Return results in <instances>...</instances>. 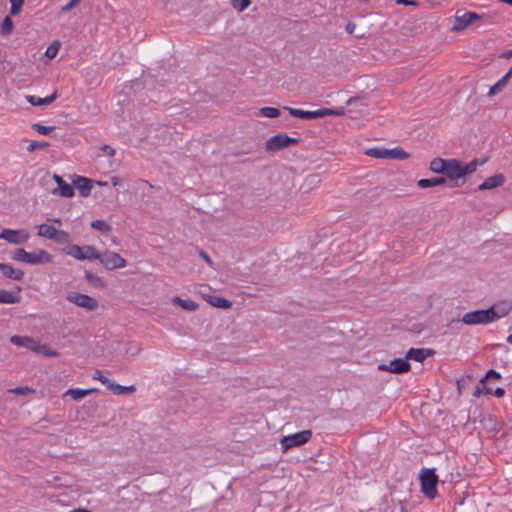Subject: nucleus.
Segmentation results:
<instances>
[{
    "label": "nucleus",
    "instance_id": "1",
    "mask_svg": "<svg viewBox=\"0 0 512 512\" xmlns=\"http://www.w3.org/2000/svg\"><path fill=\"white\" fill-rule=\"evenodd\" d=\"M508 314V309L501 306H492L485 310H475L467 312L462 317V322L466 325H486L494 322Z\"/></svg>",
    "mask_w": 512,
    "mask_h": 512
},
{
    "label": "nucleus",
    "instance_id": "2",
    "mask_svg": "<svg viewBox=\"0 0 512 512\" xmlns=\"http://www.w3.org/2000/svg\"><path fill=\"white\" fill-rule=\"evenodd\" d=\"M11 257L15 261L30 265H43L53 261V256L44 249L28 252L23 248H19L12 253Z\"/></svg>",
    "mask_w": 512,
    "mask_h": 512
},
{
    "label": "nucleus",
    "instance_id": "3",
    "mask_svg": "<svg viewBox=\"0 0 512 512\" xmlns=\"http://www.w3.org/2000/svg\"><path fill=\"white\" fill-rule=\"evenodd\" d=\"M477 166L476 160L464 163L457 159H447L444 174L451 180H457L475 172Z\"/></svg>",
    "mask_w": 512,
    "mask_h": 512
},
{
    "label": "nucleus",
    "instance_id": "4",
    "mask_svg": "<svg viewBox=\"0 0 512 512\" xmlns=\"http://www.w3.org/2000/svg\"><path fill=\"white\" fill-rule=\"evenodd\" d=\"M365 154L376 159L405 160L409 158V154L399 146L394 148L373 147L367 149Z\"/></svg>",
    "mask_w": 512,
    "mask_h": 512
},
{
    "label": "nucleus",
    "instance_id": "5",
    "mask_svg": "<svg viewBox=\"0 0 512 512\" xmlns=\"http://www.w3.org/2000/svg\"><path fill=\"white\" fill-rule=\"evenodd\" d=\"M64 252L68 256L80 261H92L99 258V251L92 245L79 246L76 244H69L64 249Z\"/></svg>",
    "mask_w": 512,
    "mask_h": 512
},
{
    "label": "nucleus",
    "instance_id": "6",
    "mask_svg": "<svg viewBox=\"0 0 512 512\" xmlns=\"http://www.w3.org/2000/svg\"><path fill=\"white\" fill-rule=\"evenodd\" d=\"M421 490L430 499L437 495L438 477L434 469H423L420 474Z\"/></svg>",
    "mask_w": 512,
    "mask_h": 512
},
{
    "label": "nucleus",
    "instance_id": "7",
    "mask_svg": "<svg viewBox=\"0 0 512 512\" xmlns=\"http://www.w3.org/2000/svg\"><path fill=\"white\" fill-rule=\"evenodd\" d=\"M312 436L310 430H302L294 434L283 436L280 440V446L283 452L289 449L307 443Z\"/></svg>",
    "mask_w": 512,
    "mask_h": 512
},
{
    "label": "nucleus",
    "instance_id": "8",
    "mask_svg": "<svg viewBox=\"0 0 512 512\" xmlns=\"http://www.w3.org/2000/svg\"><path fill=\"white\" fill-rule=\"evenodd\" d=\"M100 263L108 270H115L124 268L127 266V261L116 252L105 251L104 253L99 252Z\"/></svg>",
    "mask_w": 512,
    "mask_h": 512
},
{
    "label": "nucleus",
    "instance_id": "9",
    "mask_svg": "<svg viewBox=\"0 0 512 512\" xmlns=\"http://www.w3.org/2000/svg\"><path fill=\"white\" fill-rule=\"evenodd\" d=\"M30 238V234L26 229H9L5 228L0 232V239L10 244H25Z\"/></svg>",
    "mask_w": 512,
    "mask_h": 512
},
{
    "label": "nucleus",
    "instance_id": "10",
    "mask_svg": "<svg viewBox=\"0 0 512 512\" xmlns=\"http://www.w3.org/2000/svg\"><path fill=\"white\" fill-rule=\"evenodd\" d=\"M296 143H298V139L279 133L267 140L265 148L267 151H279Z\"/></svg>",
    "mask_w": 512,
    "mask_h": 512
},
{
    "label": "nucleus",
    "instance_id": "11",
    "mask_svg": "<svg viewBox=\"0 0 512 512\" xmlns=\"http://www.w3.org/2000/svg\"><path fill=\"white\" fill-rule=\"evenodd\" d=\"M285 109H287L292 116H294L296 118H300V119H316V118H321V117H325V116L339 114L338 112H336L332 109H327V108H323V109H319V110H315V111H307V110H301V109H296V108H291V107H285Z\"/></svg>",
    "mask_w": 512,
    "mask_h": 512
},
{
    "label": "nucleus",
    "instance_id": "12",
    "mask_svg": "<svg viewBox=\"0 0 512 512\" xmlns=\"http://www.w3.org/2000/svg\"><path fill=\"white\" fill-rule=\"evenodd\" d=\"M67 300L87 311H94L98 308V301L87 294L71 293L67 295Z\"/></svg>",
    "mask_w": 512,
    "mask_h": 512
},
{
    "label": "nucleus",
    "instance_id": "13",
    "mask_svg": "<svg viewBox=\"0 0 512 512\" xmlns=\"http://www.w3.org/2000/svg\"><path fill=\"white\" fill-rule=\"evenodd\" d=\"M410 363L405 358H396L389 362V364H380L378 369L380 371H388L394 374H401L410 370Z\"/></svg>",
    "mask_w": 512,
    "mask_h": 512
},
{
    "label": "nucleus",
    "instance_id": "14",
    "mask_svg": "<svg viewBox=\"0 0 512 512\" xmlns=\"http://www.w3.org/2000/svg\"><path fill=\"white\" fill-rule=\"evenodd\" d=\"M481 19V16L475 12H465L462 15L456 16L454 23H453V29L456 31H460L468 27L471 23H473L475 20Z\"/></svg>",
    "mask_w": 512,
    "mask_h": 512
},
{
    "label": "nucleus",
    "instance_id": "15",
    "mask_svg": "<svg viewBox=\"0 0 512 512\" xmlns=\"http://www.w3.org/2000/svg\"><path fill=\"white\" fill-rule=\"evenodd\" d=\"M500 378H501V375L499 372H497L493 369L489 370L486 373L485 377L483 379H481L480 382L477 384L476 390H475V396H479L481 394H491L492 388L487 386L485 381L486 380H498Z\"/></svg>",
    "mask_w": 512,
    "mask_h": 512
},
{
    "label": "nucleus",
    "instance_id": "16",
    "mask_svg": "<svg viewBox=\"0 0 512 512\" xmlns=\"http://www.w3.org/2000/svg\"><path fill=\"white\" fill-rule=\"evenodd\" d=\"M433 351L426 348H410L406 353V359L416 362H423L426 358L431 356Z\"/></svg>",
    "mask_w": 512,
    "mask_h": 512
},
{
    "label": "nucleus",
    "instance_id": "17",
    "mask_svg": "<svg viewBox=\"0 0 512 512\" xmlns=\"http://www.w3.org/2000/svg\"><path fill=\"white\" fill-rule=\"evenodd\" d=\"M10 341L11 343H13L14 345L16 346H19V347H24L28 350H31L33 352H35V349H36V345H37V342L38 340H35L31 337H28V336H18V335H14L10 338Z\"/></svg>",
    "mask_w": 512,
    "mask_h": 512
},
{
    "label": "nucleus",
    "instance_id": "18",
    "mask_svg": "<svg viewBox=\"0 0 512 512\" xmlns=\"http://www.w3.org/2000/svg\"><path fill=\"white\" fill-rule=\"evenodd\" d=\"M58 97L57 91H54L51 95L41 98L35 95H27L26 100L29 104L32 106H43V105H49L52 102H54Z\"/></svg>",
    "mask_w": 512,
    "mask_h": 512
},
{
    "label": "nucleus",
    "instance_id": "19",
    "mask_svg": "<svg viewBox=\"0 0 512 512\" xmlns=\"http://www.w3.org/2000/svg\"><path fill=\"white\" fill-rule=\"evenodd\" d=\"M0 271L5 277L13 279V280H21L24 276V273L22 270L15 269L10 264L0 263Z\"/></svg>",
    "mask_w": 512,
    "mask_h": 512
},
{
    "label": "nucleus",
    "instance_id": "20",
    "mask_svg": "<svg viewBox=\"0 0 512 512\" xmlns=\"http://www.w3.org/2000/svg\"><path fill=\"white\" fill-rule=\"evenodd\" d=\"M97 388H89V389H81V388H70L68 389L63 396H70L73 400L79 401L85 396L97 392Z\"/></svg>",
    "mask_w": 512,
    "mask_h": 512
},
{
    "label": "nucleus",
    "instance_id": "21",
    "mask_svg": "<svg viewBox=\"0 0 512 512\" xmlns=\"http://www.w3.org/2000/svg\"><path fill=\"white\" fill-rule=\"evenodd\" d=\"M504 182V177L501 174L493 175L486 178L478 187L479 190H488L499 187Z\"/></svg>",
    "mask_w": 512,
    "mask_h": 512
},
{
    "label": "nucleus",
    "instance_id": "22",
    "mask_svg": "<svg viewBox=\"0 0 512 512\" xmlns=\"http://www.w3.org/2000/svg\"><path fill=\"white\" fill-rule=\"evenodd\" d=\"M74 185L79 190L81 196L87 197L90 195L92 184L88 178L79 176L74 181Z\"/></svg>",
    "mask_w": 512,
    "mask_h": 512
},
{
    "label": "nucleus",
    "instance_id": "23",
    "mask_svg": "<svg viewBox=\"0 0 512 512\" xmlns=\"http://www.w3.org/2000/svg\"><path fill=\"white\" fill-rule=\"evenodd\" d=\"M203 297L210 305L216 308L228 309L232 306V303L225 298L214 295H203Z\"/></svg>",
    "mask_w": 512,
    "mask_h": 512
},
{
    "label": "nucleus",
    "instance_id": "24",
    "mask_svg": "<svg viewBox=\"0 0 512 512\" xmlns=\"http://www.w3.org/2000/svg\"><path fill=\"white\" fill-rule=\"evenodd\" d=\"M172 302L186 311H195L198 308V304L191 299H182L178 296H174Z\"/></svg>",
    "mask_w": 512,
    "mask_h": 512
},
{
    "label": "nucleus",
    "instance_id": "25",
    "mask_svg": "<svg viewBox=\"0 0 512 512\" xmlns=\"http://www.w3.org/2000/svg\"><path fill=\"white\" fill-rule=\"evenodd\" d=\"M20 301V296L8 290H0V304H15Z\"/></svg>",
    "mask_w": 512,
    "mask_h": 512
},
{
    "label": "nucleus",
    "instance_id": "26",
    "mask_svg": "<svg viewBox=\"0 0 512 512\" xmlns=\"http://www.w3.org/2000/svg\"><path fill=\"white\" fill-rule=\"evenodd\" d=\"M108 389L111 390L116 395L129 394L135 392L136 390L135 386L133 385L123 386L113 381L110 383Z\"/></svg>",
    "mask_w": 512,
    "mask_h": 512
},
{
    "label": "nucleus",
    "instance_id": "27",
    "mask_svg": "<svg viewBox=\"0 0 512 512\" xmlns=\"http://www.w3.org/2000/svg\"><path fill=\"white\" fill-rule=\"evenodd\" d=\"M445 182H446V180L443 177H433V178H429V179H420L418 181V186L420 188L425 189V188H429V187L442 185Z\"/></svg>",
    "mask_w": 512,
    "mask_h": 512
},
{
    "label": "nucleus",
    "instance_id": "28",
    "mask_svg": "<svg viewBox=\"0 0 512 512\" xmlns=\"http://www.w3.org/2000/svg\"><path fill=\"white\" fill-rule=\"evenodd\" d=\"M37 229H38V231H37L38 236L44 237L49 240H51L53 238L54 233L57 230V228H55L54 226L49 225V224H40L37 227Z\"/></svg>",
    "mask_w": 512,
    "mask_h": 512
},
{
    "label": "nucleus",
    "instance_id": "29",
    "mask_svg": "<svg viewBox=\"0 0 512 512\" xmlns=\"http://www.w3.org/2000/svg\"><path fill=\"white\" fill-rule=\"evenodd\" d=\"M85 279L95 288H105L106 282L98 275H95L89 271L85 272Z\"/></svg>",
    "mask_w": 512,
    "mask_h": 512
},
{
    "label": "nucleus",
    "instance_id": "30",
    "mask_svg": "<svg viewBox=\"0 0 512 512\" xmlns=\"http://www.w3.org/2000/svg\"><path fill=\"white\" fill-rule=\"evenodd\" d=\"M447 159L435 158L430 162V169L434 173L444 174L446 168Z\"/></svg>",
    "mask_w": 512,
    "mask_h": 512
},
{
    "label": "nucleus",
    "instance_id": "31",
    "mask_svg": "<svg viewBox=\"0 0 512 512\" xmlns=\"http://www.w3.org/2000/svg\"><path fill=\"white\" fill-rule=\"evenodd\" d=\"M54 193H58L59 195L66 198H71L74 196V188L69 183L63 181L60 183L58 189L55 190Z\"/></svg>",
    "mask_w": 512,
    "mask_h": 512
},
{
    "label": "nucleus",
    "instance_id": "32",
    "mask_svg": "<svg viewBox=\"0 0 512 512\" xmlns=\"http://www.w3.org/2000/svg\"><path fill=\"white\" fill-rule=\"evenodd\" d=\"M35 352L47 357H57L59 355L56 350L51 349L46 344H41L39 341L37 342Z\"/></svg>",
    "mask_w": 512,
    "mask_h": 512
},
{
    "label": "nucleus",
    "instance_id": "33",
    "mask_svg": "<svg viewBox=\"0 0 512 512\" xmlns=\"http://www.w3.org/2000/svg\"><path fill=\"white\" fill-rule=\"evenodd\" d=\"M51 240L55 241L56 243H59V244H68L69 245L70 236L66 231L57 229Z\"/></svg>",
    "mask_w": 512,
    "mask_h": 512
},
{
    "label": "nucleus",
    "instance_id": "34",
    "mask_svg": "<svg viewBox=\"0 0 512 512\" xmlns=\"http://www.w3.org/2000/svg\"><path fill=\"white\" fill-rule=\"evenodd\" d=\"M259 114L267 118H277L281 113L280 110L275 107H262L259 110Z\"/></svg>",
    "mask_w": 512,
    "mask_h": 512
},
{
    "label": "nucleus",
    "instance_id": "35",
    "mask_svg": "<svg viewBox=\"0 0 512 512\" xmlns=\"http://www.w3.org/2000/svg\"><path fill=\"white\" fill-rule=\"evenodd\" d=\"M91 227L103 233H108L112 230V227L108 223L100 219L92 221Z\"/></svg>",
    "mask_w": 512,
    "mask_h": 512
},
{
    "label": "nucleus",
    "instance_id": "36",
    "mask_svg": "<svg viewBox=\"0 0 512 512\" xmlns=\"http://www.w3.org/2000/svg\"><path fill=\"white\" fill-rule=\"evenodd\" d=\"M13 27H14L13 21L11 20V18L9 16H6L1 23V34L3 36L9 35L12 32Z\"/></svg>",
    "mask_w": 512,
    "mask_h": 512
},
{
    "label": "nucleus",
    "instance_id": "37",
    "mask_svg": "<svg viewBox=\"0 0 512 512\" xmlns=\"http://www.w3.org/2000/svg\"><path fill=\"white\" fill-rule=\"evenodd\" d=\"M507 85V82L502 77L490 87L488 96H494L495 94L499 93L503 90V88Z\"/></svg>",
    "mask_w": 512,
    "mask_h": 512
},
{
    "label": "nucleus",
    "instance_id": "38",
    "mask_svg": "<svg viewBox=\"0 0 512 512\" xmlns=\"http://www.w3.org/2000/svg\"><path fill=\"white\" fill-rule=\"evenodd\" d=\"M250 4V0H232L233 8L239 12L246 10Z\"/></svg>",
    "mask_w": 512,
    "mask_h": 512
},
{
    "label": "nucleus",
    "instance_id": "39",
    "mask_svg": "<svg viewBox=\"0 0 512 512\" xmlns=\"http://www.w3.org/2000/svg\"><path fill=\"white\" fill-rule=\"evenodd\" d=\"M142 350V347L137 342H130L127 344L126 353L130 354L131 356L138 355Z\"/></svg>",
    "mask_w": 512,
    "mask_h": 512
},
{
    "label": "nucleus",
    "instance_id": "40",
    "mask_svg": "<svg viewBox=\"0 0 512 512\" xmlns=\"http://www.w3.org/2000/svg\"><path fill=\"white\" fill-rule=\"evenodd\" d=\"M32 128L42 135H48L51 131L54 130L53 126H45L39 123L33 124Z\"/></svg>",
    "mask_w": 512,
    "mask_h": 512
},
{
    "label": "nucleus",
    "instance_id": "41",
    "mask_svg": "<svg viewBox=\"0 0 512 512\" xmlns=\"http://www.w3.org/2000/svg\"><path fill=\"white\" fill-rule=\"evenodd\" d=\"M24 0H10L11 8L10 12L12 15H17L20 13Z\"/></svg>",
    "mask_w": 512,
    "mask_h": 512
},
{
    "label": "nucleus",
    "instance_id": "42",
    "mask_svg": "<svg viewBox=\"0 0 512 512\" xmlns=\"http://www.w3.org/2000/svg\"><path fill=\"white\" fill-rule=\"evenodd\" d=\"M92 378H93L94 380H98V381H100L103 385H106V387H107V388L109 387L110 383L112 382L109 378H107L106 376H104L100 370H96V371L93 373Z\"/></svg>",
    "mask_w": 512,
    "mask_h": 512
},
{
    "label": "nucleus",
    "instance_id": "43",
    "mask_svg": "<svg viewBox=\"0 0 512 512\" xmlns=\"http://www.w3.org/2000/svg\"><path fill=\"white\" fill-rule=\"evenodd\" d=\"M48 146V143L47 142H44V141H32L29 146L27 147V150L29 152H33L37 149H43V148H46Z\"/></svg>",
    "mask_w": 512,
    "mask_h": 512
},
{
    "label": "nucleus",
    "instance_id": "44",
    "mask_svg": "<svg viewBox=\"0 0 512 512\" xmlns=\"http://www.w3.org/2000/svg\"><path fill=\"white\" fill-rule=\"evenodd\" d=\"M34 390L29 387H16L9 390L10 393H14L17 395H27L32 393Z\"/></svg>",
    "mask_w": 512,
    "mask_h": 512
},
{
    "label": "nucleus",
    "instance_id": "45",
    "mask_svg": "<svg viewBox=\"0 0 512 512\" xmlns=\"http://www.w3.org/2000/svg\"><path fill=\"white\" fill-rule=\"evenodd\" d=\"M59 50V44L58 43H52L46 50L45 54L49 58H54Z\"/></svg>",
    "mask_w": 512,
    "mask_h": 512
},
{
    "label": "nucleus",
    "instance_id": "46",
    "mask_svg": "<svg viewBox=\"0 0 512 512\" xmlns=\"http://www.w3.org/2000/svg\"><path fill=\"white\" fill-rule=\"evenodd\" d=\"M80 1L81 0H70L67 4L61 7V12L66 13L72 10L73 8L79 5Z\"/></svg>",
    "mask_w": 512,
    "mask_h": 512
},
{
    "label": "nucleus",
    "instance_id": "47",
    "mask_svg": "<svg viewBox=\"0 0 512 512\" xmlns=\"http://www.w3.org/2000/svg\"><path fill=\"white\" fill-rule=\"evenodd\" d=\"M100 150L103 152L104 155L108 156V157H114L115 156V149L112 148L111 146L109 145H102L100 147Z\"/></svg>",
    "mask_w": 512,
    "mask_h": 512
},
{
    "label": "nucleus",
    "instance_id": "48",
    "mask_svg": "<svg viewBox=\"0 0 512 512\" xmlns=\"http://www.w3.org/2000/svg\"><path fill=\"white\" fill-rule=\"evenodd\" d=\"M492 393H493L496 397L500 398V397L504 396V394H505V390H504L503 388L498 387V388H496L494 391L492 390Z\"/></svg>",
    "mask_w": 512,
    "mask_h": 512
},
{
    "label": "nucleus",
    "instance_id": "49",
    "mask_svg": "<svg viewBox=\"0 0 512 512\" xmlns=\"http://www.w3.org/2000/svg\"><path fill=\"white\" fill-rule=\"evenodd\" d=\"M110 182H111V184H112L113 186H119V185H121V184H122L121 179H120L119 177H116V176L111 177Z\"/></svg>",
    "mask_w": 512,
    "mask_h": 512
},
{
    "label": "nucleus",
    "instance_id": "50",
    "mask_svg": "<svg viewBox=\"0 0 512 512\" xmlns=\"http://www.w3.org/2000/svg\"><path fill=\"white\" fill-rule=\"evenodd\" d=\"M398 4H403V5H416V3L413 1V0H398L397 1Z\"/></svg>",
    "mask_w": 512,
    "mask_h": 512
},
{
    "label": "nucleus",
    "instance_id": "51",
    "mask_svg": "<svg viewBox=\"0 0 512 512\" xmlns=\"http://www.w3.org/2000/svg\"><path fill=\"white\" fill-rule=\"evenodd\" d=\"M200 255L201 257L208 263V264H211L212 263V260L211 258L209 257L208 254H206L204 251H201L200 252Z\"/></svg>",
    "mask_w": 512,
    "mask_h": 512
},
{
    "label": "nucleus",
    "instance_id": "52",
    "mask_svg": "<svg viewBox=\"0 0 512 512\" xmlns=\"http://www.w3.org/2000/svg\"><path fill=\"white\" fill-rule=\"evenodd\" d=\"M354 29H355V24L354 23L349 22L346 25V30H347L348 33H350V34L353 33Z\"/></svg>",
    "mask_w": 512,
    "mask_h": 512
},
{
    "label": "nucleus",
    "instance_id": "53",
    "mask_svg": "<svg viewBox=\"0 0 512 512\" xmlns=\"http://www.w3.org/2000/svg\"><path fill=\"white\" fill-rule=\"evenodd\" d=\"M512 76V67L508 70V72L502 76L503 79H505L506 82H508V80L511 78Z\"/></svg>",
    "mask_w": 512,
    "mask_h": 512
},
{
    "label": "nucleus",
    "instance_id": "54",
    "mask_svg": "<svg viewBox=\"0 0 512 512\" xmlns=\"http://www.w3.org/2000/svg\"><path fill=\"white\" fill-rule=\"evenodd\" d=\"M54 180L56 181V183L58 184V186L60 185V183H62L64 180L62 179L61 176L57 175V174H54Z\"/></svg>",
    "mask_w": 512,
    "mask_h": 512
},
{
    "label": "nucleus",
    "instance_id": "55",
    "mask_svg": "<svg viewBox=\"0 0 512 512\" xmlns=\"http://www.w3.org/2000/svg\"><path fill=\"white\" fill-rule=\"evenodd\" d=\"M502 56L505 57V58H511L512 57V49L505 51L502 54Z\"/></svg>",
    "mask_w": 512,
    "mask_h": 512
},
{
    "label": "nucleus",
    "instance_id": "56",
    "mask_svg": "<svg viewBox=\"0 0 512 512\" xmlns=\"http://www.w3.org/2000/svg\"><path fill=\"white\" fill-rule=\"evenodd\" d=\"M71 512H90V511L82 509V508H79V509H75V510H73Z\"/></svg>",
    "mask_w": 512,
    "mask_h": 512
},
{
    "label": "nucleus",
    "instance_id": "57",
    "mask_svg": "<svg viewBox=\"0 0 512 512\" xmlns=\"http://www.w3.org/2000/svg\"><path fill=\"white\" fill-rule=\"evenodd\" d=\"M501 3H506L512 6V0H500Z\"/></svg>",
    "mask_w": 512,
    "mask_h": 512
},
{
    "label": "nucleus",
    "instance_id": "58",
    "mask_svg": "<svg viewBox=\"0 0 512 512\" xmlns=\"http://www.w3.org/2000/svg\"><path fill=\"white\" fill-rule=\"evenodd\" d=\"M97 184H98L99 186H107V185H108V183H107V182H102V181H98V182H97Z\"/></svg>",
    "mask_w": 512,
    "mask_h": 512
},
{
    "label": "nucleus",
    "instance_id": "59",
    "mask_svg": "<svg viewBox=\"0 0 512 512\" xmlns=\"http://www.w3.org/2000/svg\"><path fill=\"white\" fill-rule=\"evenodd\" d=\"M507 342L509 344H512V334H510L508 337H507Z\"/></svg>",
    "mask_w": 512,
    "mask_h": 512
},
{
    "label": "nucleus",
    "instance_id": "60",
    "mask_svg": "<svg viewBox=\"0 0 512 512\" xmlns=\"http://www.w3.org/2000/svg\"><path fill=\"white\" fill-rule=\"evenodd\" d=\"M53 221L56 222V223L61 224V220L60 219H54Z\"/></svg>",
    "mask_w": 512,
    "mask_h": 512
}]
</instances>
